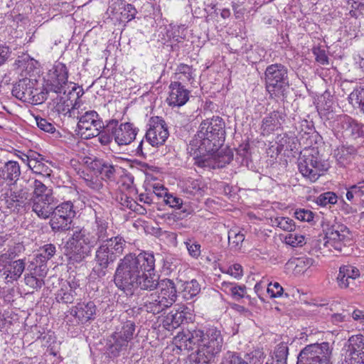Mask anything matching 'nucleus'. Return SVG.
Instances as JSON below:
<instances>
[{"instance_id": "obj_35", "label": "nucleus", "mask_w": 364, "mask_h": 364, "mask_svg": "<svg viewBox=\"0 0 364 364\" xmlns=\"http://www.w3.org/2000/svg\"><path fill=\"white\" fill-rule=\"evenodd\" d=\"M278 146L281 150L296 151H298V139L294 134L280 135L277 137Z\"/></svg>"}, {"instance_id": "obj_19", "label": "nucleus", "mask_w": 364, "mask_h": 364, "mask_svg": "<svg viewBox=\"0 0 364 364\" xmlns=\"http://www.w3.org/2000/svg\"><path fill=\"white\" fill-rule=\"evenodd\" d=\"M187 307H180L167 314L163 321L164 327L168 331L178 328L181 325L188 323L191 319V314Z\"/></svg>"}, {"instance_id": "obj_45", "label": "nucleus", "mask_w": 364, "mask_h": 364, "mask_svg": "<svg viewBox=\"0 0 364 364\" xmlns=\"http://www.w3.org/2000/svg\"><path fill=\"white\" fill-rule=\"evenodd\" d=\"M245 240V234L237 228L228 231V242L231 248L240 249Z\"/></svg>"}, {"instance_id": "obj_55", "label": "nucleus", "mask_w": 364, "mask_h": 364, "mask_svg": "<svg viewBox=\"0 0 364 364\" xmlns=\"http://www.w3.org/2000/svg\"><path fill=\"white\" fill-rule=\"evenodd\" d=\"M221 364H248L237 353L228 351L222 359Z\"/></svg>"}, {"instance_id": "obj_25", "label": "nucleus", "mask_w": 364, "mask_h": 364, "mask_svg": "<svg viewBox=\"0 0 364 364\" xmlns=\"http://www.w3.org/2000/svg\"><path fill=\"white\" fill-rule=\"evenodd\" d=\"M285 114L280 111H273L266 116L262 122L261 133L263 136L269 135L281 128L285 121Z\"/></svg>"}, {"instance_id": "obj_1", "label": "nucleus", "mask_w": 364, "mask_h": 364, "mask_svg": "<svg viewBox=\"0 0 364 364\" xmlns=\"http://www.w3.org/2000/svg\"><path fill=\"white\" fill-rule=\"evenodd\" d=\"M155 258L153 253L143 252L138 255L128 254L120 259L114 276L119 289L132 292L134 289L152 291L158 288L157 294L171 307L177 299L175 283L169 279L159 280L154 272Z\"/></svg>"}, {"instance_id": "obj_21", "label": "nucleus", "mask_w": 364, "mask_h": 364, "mask_svg": "<svg viewBox=\"0 0 364 364\" xmlns=\"http://www.w3.org/2000/svg\"><path fill=\"white\" fill-rule=\"evenodd\" d=\"M170 92L167 98L168 103L172 107H181L189 99L190 91L185 88L181 82H172L169 85Z\"/></svg>"}, {"instance_id": "obj_63", "label": "nucleus", "mask_w": 364, "mask_h": 364, "mask_svg": "<svg viewBox=\"0 0 364 364\" xmlns=\"http://www.w3.org/2000/svg\"><path fill=\"white\" fill-rule=\"evenodd\" d=\"M294 215L301 221L310 222L314 219V213L309 210L299 209L295 211Z\"/></svg>"}, {"instance_id": "obj_54", "label": "nucleus", "mask_w": 364, "mask_h": 364, "mask_svg": "<svg viewBox=\"0 0 364 364\" xmlns=\"http://www.w3.org/2000/svg\"><path fill=\"white\" fill-rule=\"evenodd\" d=\"M288 350V347L284 343L277 346L274 350V358L278 364H287Z\"/></svg>"}, {"instance_id": "obj_30", "label": "nucleus", "mask_w": 364, "mask_h": 364, "mask_svg": "<svg viewBox=\"0 0 364 364\" xmlns=\"http://www.w3.org/2000/svg\"><path fill=\"white\" fill-rule=\"evenodd\" d=\"M120 336L114 332L107 344L109 353L114 357L118 356L122 350L126 349L129 343Z\"/></svg>"}, {"instance_id": "obj_9", "label": "nucleus", "mask_w": 364, "mask_h": 364, "mask_svg": "<svg viewBox=\"0 0 364 364\" xmlns=\"http://www.w3.org/2000/svg\"><path fill=\"white\" fill-rule=\"evenodd\" d=\"M36 81L29 78H23L17 82L13 87L12 95L16 98L33 105H40L48 98V91L41 90L38 94H33L37 91L35 87Z\"/></svg>"}, {"instance_id": "obj_64", "label": "nucleus", "mask_w": 364, "mask_h": 364, "mask_svg": "<svg viewBox=\"0 0 364 364\" xmlns=\"http://www.w3.org/2000/svg\"><path fill=\"white\" fill-rule=\"evenodd\" d=\"M341 364H364V354L346 355Z\"/></svg>"}, {"instance_id": "obj_28", "label": "nucleus", "mask_w": 364, "mask_h": 364, "mask_svg": "<svg viewBox=\"0 0 364 364\" xmlns=\"http://www.w3.org/2000/svg\"><path fill=\"white\" fill-rule=\"evenodd\" d=\"M356 154L357 149L353 146H341L334 150L333 156L338 164L345 166Z\"/></svg>"}, {"instance_id": "obj_20", "label": "nucleus", "mask_w": 364, "mask_h": 364, "mask_svg": "<svg viewBox=\"0 0 364 364\" xmlns=\"http://www.w3.org/2000/svg\"><path fill=\"white\" fill-rule=\"evenodd\" d=\"M90 168L98 173L102 180L114 181L117 173V166L109 160L95 159L90 163Z\"/></svg>"}, {"instance_id": "obj_29", "label": "nucleus", "mask_w": 364, "mask_h": 364, "mask_svg": "<svg viewBox=\"0 0 364 364\" xmlns=\"http://www.w3.org/2000/svg\"><path fill=\"white\" fill-rule=\"evenodd\" d=\"M31 187L33 188V192L32 196L30 198L31 199H47L55 198L53 189L46 186L39 180H33L31 183Z\"/></svg>"}, {"instance_id": "obj_2", "label": "nucleus", "mask_w": 364, "mask_h": 364, "mask_svg": "<svg viewBox=\"0 0 364 364\" xmlns=\"http://www.w3.org/2000/svg\"><path fill=\"white\" fill-rule=\"evenodd\" d=\"M114 237L107 220L96 215L90 229L82 228L73 231L64 245V254L70 264H79L98 243L107 242Z\"/></svg>"}, {"instance_id": "obj_15", "label": "nucleus", "mask_w": 364, "mask_h": 364, "mask_svg": "<svg viewBox=\"0 0 364 364\" xmlns=\"http://www.w3.org/2000/svg\"><path fill=\"white\" fill-rule=\"evenodd\" d=\"M21 173V166L18 161L0 159V188L15 185Z\"/></svg>"}, {"instance_id": "obj_48", "label": "nucleus", "mask_w": 364, "mask_h": 364, "mask_svg": "<svg viewBox=\"0 0 364 364\" xmlns=\"http://www.w3.org/2000/svg\"><path fill=\"white\" fill-rule=\"evenodd\" d=\"M222 286L226 289H228L232 296L236 300H239L245 296L246 287L245 285H234L232 283L223 282Z\"/></svg>"}, {"instance_id": "obj_22", "label": "nucleus", "mask_w": 364, "mask_h": 364, "mask_svg": "<svg viewBox=\"0 0 364 364\" xmlns=\"http://www.w3.org/2000/svg\"><path fill=\"white\" fill-rule=\"evenodd\" d=\"M338 124L345 135L353 139L364 138V125L353 118L347 115L341 116Z\"/></svg>"}, {"instance_id": "obj_5", "label": "nucleus", "mask_w": 364, "mask_h": 364, "mask_svg": "<svg viewBox=\"0 0 364 364\" xmlns=\"http://www.w3.org/2000/svg\"><path fill=\"white\" fill-rule=\"evenodd\" d=\"M203 336L199 348L190 355L192 364H210L222 350L223 338L220 330L209 328L203 331Z\"/></svg>"}, {"instance_id": "obj_57", "label": "nucleus", "mask_w": 364, "mask_h": 364, "mask_svg": "<svg viewBox=\"0 0 364 364\" xmlns=\"http://www.w3.org/2000/svg\"><path fill=\"white\" fill-rule=\"evenodd\" d=\"M35 119L36 124L40 129L48 133H53L55 131L54 125L46 119L41 117H36Z\"/></svg>"}, {"instance_id": "obj_18", "label": "nucleus", "mask_w": 364, "mask_h": 364, "mask_svg": "<svg viewBox=\"0 0 364 364\" xmlns=\"http://www.w3.org/2000/svg\"><path fill=\"white\" fill-rule=\"evenodd\" d=\"M30 202L29 193L26 189L11 190L9 193L6 194V207L14 212L26 211L27 208L30 207Z\"/></svg>"}, {"instance_id": "obj_38", "label": "nucleus", "mask_w": 364, "mask_h": 364, "mask_svg": "<svg viewBox=\"0 0 364 364\" xmlns=\"http://www.w3.org/2000/svg\"><path fill=\"white\" fill-rule=\"evenodd\" d=\"M296 129L300 132L304 133V135H309L311 140V144L314 140L315 143L318 142V140L321 139V136L314 130V127L311 122H309L306 119H303L296 125Z\"/></svg>"}, {"instance_id": "obj_24", "label": "nucleus", "mask_w": 364, "mask_h": 364, "mask_svg": "<svg viewBox=\"0 0 364 364\" xmlns=\"http://www.w3.org/2000/svg\"><path fill=\"white\" fill-rule=\"evenodd\" d=\"M57 204V199L53 198H41V199H31L30 206L32 211L36 215L43 220L50 218L53 213V206Z\"/></svg>"}, {"instance_id": "obj_32", "label": "nucleus", "mask_w": 364, "mask_h": 364, "mask_svg": "<svg viewBox=\"0 0 364 364\" xmlns=\"http://www.w3.org/2000/svg\"><path fill=\"white\" fill-rule=\"evenodd\" d=\"M46 265L41 264V272L38 275L36 274V272L26 275L24 279L26 284L32 289H40L44 285V277L46 275Z\"/></svg>"}, {"instance_id": "obj_33", "label": "nucleus", "mask_w": 364, "mask_h": 364, "mask_svg": "<svg viewBox=\"0 0 364 364\" xmlns=\"http://www.w3.org/2000/svg\"><path fill=\"white\" fill-rule=\"evenodd\" d=\"M49 225L54 232H65L71 230L73 220H69L68 218L50 215Z\"/></svg>"}, {"instance_id": "obj_40", "label": "nucleus", "mask_w": 364, "mask_h": 364, "mask_svg": "<svg viewBox=\"0 0 364 364\" xmlns=\"http://www.w3.org/2000/svg\"><path fill=\"white\" fill-rule=\"evenodd\" d=\"M52 80L63 84H67L68 78V70L65 64L60 62H56L53 68L51 74Z\"/></svg>"}, {"instance_id": "obj_52", "label": "nucleus", "mask_w": 364, "mask_h": 364, "mask_svg": "<svg viewBox=\"0 0 364 364\" xmlns=\"http://www.w3.org/2000/svg\"><path fill=\"white\" fill-rule=\"evenodd\" d=\"M333 105V97L328 91L324 92L318 100V108L329 111L332 109Z\"/></svg>"}, {"instance_id": "obj_6", "label": "nucleus", "mask_w": 364, "mask_h": 364, "mask_svg": "<svg viewBox=\"0 0 364 364\" xmlns=\"http://www.w3.org/2000/svg\"><path fill=\"white\" fill-rule=\"evenodd\" d=\"M125 246L126 241L119 235L110 238L107 242L101 243L95 252L96 266L93 269L94 273L98 277H105L109 265L123 254Z\"/></svg>"}, {"instance_id": "obj_53", "label": "nucleus", "mask_w": 364, "mask_h": 364, "mask_svg": "<svg viewBox=\"0 0 364 364\" xmlns=\"http://www.w3.org/2000/svg\"><path fill=\"white\" fill-rule=\"evenodd\" d=\"M337 196L333 192H326L319 195L316 203L321 206H326L328 204L333 205L337 203Z\"/></svg>"}, {"instance_id": "obj_42", "label": "nucleus", "mask_w": 364, "mask_h": 364, "mask_svg": "<svg viewBox=\"0 0 364 364\" xmlns=\"http://www.w3.org/2000/svg\"><path fill=\"white\" fill-rule=\"evenodd\" d=\"M135 323L132 321H127L122 323V326L117 327L114 331L117 335L121 336L125 341L129 342L133 338L135 331Z\"/></svg>"}, {"instance_id": "obj_44", "label": "nucleus", "mask_w": 364, "mask_h": 364, "mask_svg": "<svg viewBox=\"0 0 364 364\" xmlns=\"http://www.w3.org/2000/svg\"><path fill=\"white\" fill-rule=\"evenodd\" d=\"M178 211H176L168 216V220L177 221L190 215L194 211L193 208L187 203L182 202V205L178 208Z\"/></svg>"}, {"instance_id": "obj_11", "label": "nucleus", "mask_w": 364, "mask_h": 364, "mask_svg": "<svg viewBox=\"0 0 364 364\" xmlns=\"http://www.w3.org/2000/svg\"><path fill=\"white\" fill-rule=\"evenodd\" d=\"M107 130L112 132L115 142L119 146L128 145L136 138L138 129L130 122L122 123L116 119L110 120L107 124Z\"/></svg>"}, {"instance_id": "obj_23", "label": "nucleus", "mask_w": 364, "mask_h": 364, "mask_svg": "<svg viewBox=\"0 0 364 364\" xmlns=\"http://www.w3.org/2000/svg\"><path fill=\"white\" fill-rule=\"evenodd\" d=\"M360 277L359 269L350 264L342 265L339 268L337 282L341 289L351 288L355 286V280Z\"/></svg>"}, {"instance_id": "obj_12", "label": "nucleus", "mask_w": 364, "mask_h": 364, "mask_svg": "<svg viewBox=\"0 0 364 364\" xmlns=\"http://www.w3.org/2000/svg\"><path fill=\"white\" fill-rule=\"evenodd\" d=\"M348 233V228L343 225H331L326 230L323 247L331 252L334 250L341 252L343 248L346 247V242L349 240Z\"/></svg>"}, {"instance_id": "obj_50", "label": "nucleus", "mask_w": 364, "mask_h": 364, "mask_svg": "<svg viewBox=\"0 0 364 364\" xmlns=\"http://www.w3.org/2000/svg\"><path fill=\"white\" fill-rule=\"evenodd\" d=\"M183 191L191 195H200L202 193L201 181L198 179L188 178L185 182Z\"/></svg>"}, {"instance_id": "obj_27", "label": "nucleus", "mask_w": 364, "mask_h": 364, "mask_svg": "<svg viewBox=\"0 0 364 364\" xmlns=\"http://www.w3.org/2000/svg\"><path fill=\"white\" fill-rule=\"evenodd\" d=\"M26 267L25 259H17L6 262L5 279L7 283L18 280L23 274Z\"/></svg>"}, {"instance_id": "obj_56", "label": "nucleus", "mask_w": 364, "mask_h": 364, "mask_svg": "<svg viewBox=\"0 0 364 364\" xmlns=\"http://www.w3.org/2000/svg\"><path fill=\"white\" fill-rule=\"evenodd\" d=\"M349 98L355 100L358 104L361 110L364 112V87L354 90L350 95Z\"/></svg>"}, {"instance_id": "obj_16", "label": "nucleus", "mask_w": 364, "mask_h": 364, "mask_svg": "<svg viewBox=\"0 0 364 364\" xmlns=\"http://www.w3.org/2000/svg\"><path fill=\"white\" fill-rule=\"evenodd\" d=\"M203 331L195 329L193 331L187 330L186 331L178 333L173 338V343L181 350H192L195 347L199 348L202 343Z\"/></svg>"}, {"instance_id": "obj_36", "label": "nucleus", "mask_w": 364, "mask_h": 364, "mask_svg": "<svg viewBox=\"0 0 364 364\" xmlns=\"http://www.w3.org/2000/svg\"><path fill=\"white\" fill-rule=\"evenodd\" d=\"M28 166L33 171V173L39 175L49 176L51 170L49 166L45 164L43 157L38 155V158L33 159L27 156Z\"/></svg>"}, {"instance_id": "obj_43", "label": "nucleus", "mask_w": 364, "mask_h": 364, "mask_svg": "<svg viewBox=\"0 0 364 364\" xmlns=\"http://www.w3.org/2000/svg\"><path fill=\"white\" fill-rule=\"evenodd\" d=\"M56 251V247L53 244L49 243L43 245L36 255V262L45 265V263L55 255Z\"/></svg>"}, {"instance_id": "obj_4", "label": "nucleus", "mask_w": 364, "mask_h": 364, "mask_svg": "<svg viewBox=\"0 0 364 364\" xmlns=\"http://www.w3.org/2000/svg\"><path fill=\"white\" fill-rule=\"evenodd\" d=\"M329 167V163L322 158L317 146H310L300 152L298 159L299 171L311 182L316 181Z\"/></svg>"}, {"instance_id": "obj_46", "label": "nucleus", "mask_w": 364, "mask_h": 364, "mask_svg": "<svg viewBox=\"0 0 364 364\" xmlns=\"http://www.w3.org/2000/svg\"><path fill=\"white\" fill-rule=\"evenodd\" d=\"M119 9L121 11L117 18L120 22H129L135 18L136 10L133 5L130 4H124Z\"/></svg>"}, {"instance_id": "obj_7", "label": "nucleus", "mask_w": 364, "mask_h": 364, "mask_svg": "<svg viewBox=\"0 0 364 364\" xmlns=\"http://www.w3.org/2000/svg\"><path fill=\"white\" fill-rule=\"evenodd\" d=\"M266 90L272 98L287 97L289 87L288 68L282 63L268 65L264 71Z\"/></svg>"}, {"instance_id": "obj_47", "label": "nucleus", "mask_w": 364, "mask_h": 364, "mask_svg": "<svg viewBox=\"0 0 364 364\" xmlns=\"http://www.w3.org/2000/svg\"><path fill=\"white\" fill-rule=\"evenodd\" d=\"M200 291V287L196 279H192L184 284L183 290L184 299L188 300L196 296Z\"/></svg>"}, {"instance_id": "obj_26", "label": "nucleus", "mask_w": 364, "mask_h": 364, "mask_svg": "<svg viewBox=\"0 0 364 364\" xmlns=\"http://www.w3.org/2000/svg\"><path fill=\"white\" fill-rule=\"evenodd\" d=\"M143 301L144 310L154 315L159 314L170 307L157 292L147 295L144 297Z\"/></svg>"}, {"instance_id": "obj_34", "label": "nucleus", "mask_w": 364, "mask_h": 364, "mask_svg": "<svg viewBox=\"0 0 364 364\" xmlns=\"http://www.w3.org/2000/svg\"><path fill=\"white\" fill-rule=\"evenodd\" d=\"M52 215L56 216L68 218L69 220H73L75 216L73 203L70 200L65 201L58 205L53 206Z\"/></svg>"}, {"instance_id": "obj_39", "label": "nucleus", "mask_w": 364, "mask_h": 364, "mask_svg": "<svg viewBox=\"0 0 364 364\" xmlns=\"http://www.w3.org/2000/svg\"><path fill=\"white\" fill-rule=\"evenodd\" d=\"M175 77L181 83L186 82H191L194 79L193 68L186 64L181 63L176 69Z\"/></svg>"}, {"instance_id": "obj_13", "label": "nucleus", "mask_w": 364, "mask_h": 364, "mask_svg": "<svg viewBox=\"0 0 364 364\" xmlns=\"http://www.w3.org/2000/svg\"><path fill=\"white\" fill-rule=\"evenodd\" d=\"M75 96V94L72 92H69L68 95L57 96L56 98L53 100V108L52 110L57 113L59 116H68V117H79L80 112L78 109L80 107L78 93L76 94L75 100H72V97Z\"/></svg>"}, {"instance_id": "obj_41", "label": "nucleus", "mask_w": 364, "mask_h": 364, "mask_svg": "<svg viewBox=\"0 0 364 364\" xmlns=\"http://www.w3.org/2000/svg\"><path fill=\"white\" fill-rule=\"evenodd\" d=\"M78 295L80 294L75 292V290L63 285L58 291L56 299L58 302L73 304L77 299Z\"/></svg>"}, {"instance_id": "obj_8", "label": "nucleus", "mask_w": 364, "mask_h": 364, "mask_svg": "<svg viewBox=\"0 0 364 364\" xmlns=\"http://www.w3.org/2000/svg\"><path fill=\"white\" fill-rule=\"evenodd\" d=\"M332 348L329 343L307 345L299 353L297 364H331Z\"/></svg>"}, {"instance_id": "obj_59", "label": "nucleus", "mask_w": 364, "mask_h": 364, "mask_svg": "<svg viewBox=\"0 0 364 364\" xmlns=\"http://www.w3.org/2000/svg\"><path fill=\"white\" fill-rule=\"evenodd\" d=\"M186 247L189 255L193 258H198L200 255V245L192 240L185 242Z\"/></svg>"}, {"instance_id": "obj_3", "label": "nucleus", "mask_w": 364, "mask_h": 364, "mask_svg": "<svg viewBox=\"0 0 364 364\" xmlns=\"http://www.w3.org/2000/svg\"><path fill=\"white\" fill-rule=\"evenodd\" d=\"M225 134V123L220 117L208 118L200 123L191 144L193 146H198L199 153L203 155L196 158V163L199 167L210 166V154L216 152L223 145Z\"/></svg>"}, {"instance_id": "obj_62", "label": "nucleus", "mask_w": 364, "mask_h": 364, "mask_svg": "<svg viewBox=\"0 0 364 364\" xmlns=\"http://www.w3.org/2000/svg\"><path fill=\"white\" fill-rule=\"evenodd\" d=\"M164 203L172 208L177 209L182 205L183 200L173 194L167 193L164 199Z\"/></svg>"}, {"instance_id": "obj_14", "label": "nucleus", "mask_w": 364, "mask_h": 364, "mask_svg": "<svg viewBox=\"0 0 364 364\" xmlns=\"http://www.w3.org/2000/svg\"><path fill=\"white\" fill-rule=\"evenodd\" d=\"M149 129L145 137L152 146H158L165 143L169 136L166 123L161 117H152L149 120Z\"/></svg>"}, {"instance_id": "obj_31", "label": "nucleus", "mask_w": 364, "mask_h": 364, "mask_svg": "<svg viewBox=\"0 0 364 364\" xmlns=\"http://www.w3.org/2000/svg\"><path fill=\"white\" fill-rule=\"evenodd\" d=\"M364 354V336L357 334L350 336L348 340V348L346 355Z\"/></svg>"}, {"instance_id": "obj_37", "label": "nucleus", "mask_w": 364, "mask_h": 364, "mask_svg": "<svg viewBox=\"0 0 364 364\" xmlns=\"http://www.w3.org/2000/svg\"><path fill=\"white\" fill-rule=\"evenodd\" d=\"M346 198L355 203L364 202V181L349 187L346 193Z\"/></svg>"}, {"instance_id": "obj_60", "label": "nucleus", "mask_w": 364, "mask_h": 364, "mask_svg": "<svg viewBox=\"0 0 364 364\" xmlns=\"http://www.w3.org/2000/svg\"><path fill=\"white\" fill-rule=\"evenodd\" d=\"M14 257V252L9 251L0 255V277H6V262L8 259H12Z\"/></svg>"}, {"instance_id": "obj_51", "label": "nucleus", "mask_w": 364, "mask_h": 364, "mask_svg": "<svg viewBox=\"0 0 364 364\" xmlns=\"http://www.w3.org/2000/svg\"><path fill=\"white\" fill-rule=\"evenodd\" d=\"M274 225L279 227L283 230L288 232H293L295 230V223L291 218L286 217H278L272 220Z\"/></svg>"}, {"instance_id": "obj_17", "label": "nucleus", "mask_w": 364, "mask_h": 364, "mask_svg": "<svg viewBox=\"0 0 364 364\" xmlns=\"http://www.w3.org/2000/svg\"><path fill=\"white\" fill-rule=\"evenodd\" d=\"M97 306L94 301L78 302L70 309V313L77 324L84 325L90 323L96 318Z\"/></svg>"}, {"instance_id": "obj_58", "label": "nucleus", "mask_w": 364, "mask_h": 364, "mask_svg": "<svg viewBox=\"0 0 364 364\" xmlns=\"http://www.w3.org/2000/svg\"><path fill=\"white\" fill-rule=\"evenodd\" d=\"M83 180L86 186L92 190L98 191L102 187V183L97 177L90 176L88 174L84 173Z\"/></svg>"}, {"instance_id": "obj_61", "label": "nucleus", "mask_w": 364, "mask_h": 364, "mask_svg": "<svg viewBox=\"0 0 364 364\" xmlns=\"http://www.w3.org/2000/svg\"><path fill=\"white\" fill-rule=\"evenodd\" d=\"M296 268L299 271H305L313 265L314 260L310 257H301L295 259Z\"/></svg>"}, {"instance_id": "obj_10", "label": "nucleus", "mask_w": 364, "mask_h": 364, "mask_svg": "<svg viewBox=\"0 0 364 364\" xmlns=\"http://www.w3.org/2000/svg\"><path fill=\"white\" fill-rule=\"evenodd\" d=\"M76 118L78 119V134L82 136H85L86 139L97 136L100 130L104 128V123L95 111H87Z\"/></svg>"}, {"instance_id": "obj_49", "label": "nucleus", "mask_w": 364, "mask_h": 364, "mask_svg": "<svg viewBox=\"0 0 364 364\" xmlns=\"http://www.w3.org/2000/svg\"><path fill=\"white\" fill-rule=\"evenodd\" d=\"M284 242L292 247H302L306 244L305 236L293 231L285 236Z\"/></svg>"}]
</instances>
